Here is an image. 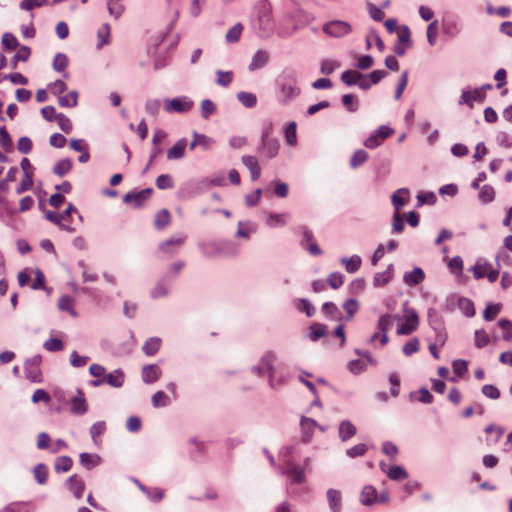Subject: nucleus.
I'll use <instances>...</instances> for the list:
<instances>
[{"label":"nucleus","mask_w":512,"mask_h":512,"mask_svg":"<svg viewBox=\"0 0 512 512\" xmlns=\"http://www.w3.org/2000/svg\"><path fill=\"white\" fill-rule=\"evenodd\" d=\"M276 97L280 104L288 105L301 94L297 72L293 68H285L276 80Z\"/></svg>","instance_id":"1"},{"label":"nucleus","mask_w":512,"mask_h":512,"mask_svg":"<svg viewBox=\"0 0 512 512\" xmlns=\"http://www.w3.org/2000/svg\"><path fill=\"white\" fill-rule=\"evenodd\" d=\"M253 27L261 38L269 37L275 27L272 5L268 0H260L254 6Z\"/></svg>","instance_id":"2"},{"label":"nucleus","mask_w":512,"mask_h":512,"mask_svg":"<svg viewBox=\"0 0 512 512\" xmlns=\"http://www.w3.org/2000/svg\"><path fill=\"white\" fill-rule=\"evenodd\" d=\"M322 31L330 37L342 38L351 33L352 26L343 20H331L323 24Z\"/></svg>","instance_id":"3"},{"label":"nucleus","mask_w":512,"mask_h":512,"mask_svg":"<svg viewBox=\"0 0 512 512\" xmlns=\"http://www.w3.org/2000/svg\"><path fill=\"white\" fill-rule=\"evenodd\" d=\"M193 101L186 96L164 100V109L168 113H185L193 107Z\"/></svg>","instance_id":"4"},{"label":"nucleus","mask_w":512,"mask_h":512,"mask_svg":"<svg viewBox=\"0 0 512 512\" xmlns=\"http://www.w3.org/2000/svg\"><path fill=\"white\" fill-rule=\"evenodd\" d=\"M276 360V356L268 352L261 358V365L252 367V372L258 376H262L264 373V368L268 370L269 384L272 388H275L273 382V375L275 372L274 362Z\"/></svg>","instance_id":"5"},{"label":"nucleus","mask_w":512,"mask_h":512,"mask_svg":"<svg viewBox=\"0 0 512 512\" xmlns=\"http://www.w3.org/2000/svg\"><path fill=\"white\" fill-rule=\"evenodd\" d=\"M486 89H492V85L488 84L481 88L463 91L460 103H465L470 107H473L474 103H482L485 99Z\"/></svg>","instance_id":"6"},{"label":"nucleus","mask_w":512,"mask_h":512,"mask_svg":"<svg viewBox=\"0 0 512 512\" xmlns=\"http://www.w3.org/2000/svg\"><path fill=\"white\" fill-rule=\"evenodd\" d=\"M227 243L222 242H205L199 244V249L204 257L206 258H215L222 255H226V246Z\"/></svg>","instance_id":"7"},{"label":"nucleus","mask_w":512,"mask_h":512,"mask_svg":"<svg viewBox=\"0 0 512 512\" xmlns=\"http://www.w3.org/2000/svg\"><path fill=\"white\" fill-rule=\"evenodd\" d=\"M262 148L265 155L273 158L277 155L279 150V142L276 137L272 135V130H265L262 134Z\"/></svg>","instance_id":"8"},{"label":"nucleus","mask_w":512,"mask_h":512,"mask_svg":"<svg viewBox=\"0 0 512 512\" xmlns=\"http://www.w3.org/2000/svg\"><path fill=\"white\" fill-rule=\"evenodd\" d=\"M152 188H146L138 192H128L123 197V202L126 204H132L135 208L142 206L143 202L147 200L152 194Z\"/></svg>","instance_id":"9"},{"label":"nucleus","mask_w":512,"mask_h":512,"mask_svg":"<svg viewBox=\"0 0 512 512\" xmlns=\"http://www.w3.org/2000/svg\"><path fill=\"white\" fill-rule=\"evenodd\" d=\"M303 238L300 242L301 246L306 249L311 255L319 256L322 254V250L315 242L314 235L311 230L306 226L301 227Z\"/></svg>","instance_id":"10"},{"label":"nucleus","mask_w":512,"mask_h":512,"mask_svg":"<svg viewBox=\"0 0 512 512\" xmlns=\"http://www.w3.org/2000/svg\"><path fill=\"white\" fill-rule=\"evenodd\" d=\"M395 130H376L374 134L364 141V145L369 149L378 147L384 140L392 136Z\"/></svg>","instance_id":"11"},{"label":"nucleus","mask_w":512,"mask_h":512,"mask_svg":"<svg viewBox=\"0 0 512 512\" xmlns=\"http://www.w3.org/2000/svg\"><path fill=\"white\" fill-rule=\"evenodd\" d=\"M418 327V315L417 313L412 310L406 318V321L399 325L397 328V333L400 335H409L413 331H415Z\"/></svg>","instance_id":"12"},{"label":"nucleus","mask_w":512,"mask_h":512,"mask_svg":"<svg viewBox=\"0 0 512 512\" xmlns=\"http://www.w3.org/2000/svg\"><path fill=\"white\" fill-rule=\"evenodd\" d=\"M66 486L77 499H80L83 496V492L85 489V483L76 474L71 475L67 479Z\"/></svg>","instance_id":"13"},{"label":"nucleus","mask_w":512,"mask_h":512,"mask_svg":"<svg viewBox=\"0 0 512 512\" xmlns=\"http://www.w3.org/2000/svg\"><path fill=\"white\" fill-rule=\"evenodd\" d=\"M70 410L77 415L85 414L88 410L86 399L81 390H78L77 396L73 397L70 402Z\"/></svg>","instance_id":"14"},{"label":"nucleus","mask_w":512,"mask_h":512,"mask_svg":"<svg viewBox=\"0 0 512 512\" xmlns=\"http://www.w3.org/2000/svg\"><path fill=\"white\" fill-rule=\"evenodd\" d=\"M242 163L250 171L252 181L259 179L261 175V168L255 156L246 155L242 157Z\"/></svg>","instance_id":"15"},{"label":"nucleus","mask_w":512,"mask_h":512,"mask_svg":"<svg viewBox=\"0 0 512 512\" xmlns=\"http://www.w3.org/2000/svg\"><path fill=\"white\" fill-rule=\"evenodd\" d=\"M161 376V369L155 365H145L142 368V380L146 384H152L156 382Z\"/></svg>","instance_id":"16"},{"label":"nucleus","mask_w":512,"mask_h":512,"mask_svg":"<svg viewBox=\"0 0 512 512\" xmlns=\"http://www.w3.org/2000/svg\"><path fill=\"white\" fill-rule=\"evenodd\" d=\"M425 279V273L422 268L415 267L412 271L405 272L403 275V281L409 286H416L423 282Z\"/></svg>","instance_id":"17"},{"label":"nucleus","mask_w":512,"mask_h":512,"mask_svg":"<svg viewBox=\"0 0 512 512\" xmlns=\"http://www.w3.org/2000/svg\"><path fill=\"white\" fill-rule=\"evenodd\" d=\"M394 275V265L389 264L386 270L378 272L374 275L373 285L374 287H383L388 284Z\"/></svg>","instance_id":"18"},{"label":"nucleus","mask_w":512,"mask_h":512,"mask_svg":"<svg viewBox=\"0 0 512 512\" xmlns=\"http://www.w3.org/2000/svg\"><path fill=\"white\" fill-rule=\"evenodd\" d=\"M356 433H357V429L351 421L343 420L340 422L339 428H338V434H339V438L343 442H346L349 439H351L353 436L356 435Z\"/></svg>","instance_id":"19"},{"label":"nucleus","mask_w":512,"mask_h":512,"mask_svg":"<svg viewBox=\"0 0 512 512\" xmlns=\"http://www.w3.org/2000/svg\"><path fill=\"white\" fill-rule=\"evenodd\" d=\"M269 61V54L267 51L258 50L254 53L251 62L248 66L250 71H255L263 68Z\"/></svg>","instance_id":"20"},{"label":"nucleus","mask_w":512,"mask_h":512,"mask_svg":"<svg viewBox=\"0 0 512 512\" xmlns=\"http://www.w3.org/2000/svg\"><path fill=\"white\" fill-rule=\"evenodd\" d=\"M326 495L330 510L332 512H340L342 508V496L340 491L331 488L328 489Z\"/></svg>","instance_id":"21"},{"label":"nucleus","mask_w":512,"mask_h":512,"mask_svg":"<svg viewBox=\"0 0 512 512\" xmlns=\"http://www.w3.org/2000/svg\"><path fill=\"white\" fill-rule=\"evenodd\" d=\"M69 64V59L64 53H57L54 56L52 67L56 72L63 73L64 78H68L69 74L66 71V68Z\"/></svg>","instance_id":"22"},{"label":"nucleus","mask_w":512,"mask_h":512,"mask_svg":"<svg viewBox=\"0 0 512 512\" xmlns=\"http://www.w3.org/2000/svg\"><path fill=\"white\" fill-rule=\"evenodd\" d=\"M103 381L112 387L119 388L123 385L124 373L121 369H116L113 372L104 375Z\"/></svg>","instance_id":"23"},{"label":"nucleus","mask_w":512,"mask_h":512,"mask_svg":"<svg viewBox=\"0 0 512 512\" xmlns=\"http://www.w3.org/2000/svg\"><path fill=\"white\" fill-rule=\"evenodd\" d=\"M185 239H186V236H180V237H177V238H169L165 241H163L160 245H159V250L164 252V253H167V254H174L175 251L171 249L172 246H176V247H181L184 242H185Z\"/></svg>","instance_id":"24"},{"label":"nucleus","mask_w":512,"mask_h":512,"mask_svg":"<svg viewBox=\"0 0 512 512\" xmlns=\"http://www.w3.org/2000/svg\"><path fill=\"white\" fill-rule=\"evenodd\" d=\"M80 464L87 470H91L94 467L98 466L101 458L97 454H90L87 452H83L79 456Z\"/></svg>","instance_id":"25"},{"label":"nucleus","mask_w":512,"mask_h":512,"mask_svg":"<svg viewBox=\"0 0 512 512\" xmlns=\"http://www.w3.org/2000/svg\"><path fill=\"white\" fill-rule=\"evenodd\" d=\"M340 262L345 266L348 273L357 272L362 264V259L359 255H353L351 257H343Z\"/></svg>","instance_id":"26"},{"label":"nucleus","mask_w":512,"mask_h":512,"mask_svg":"<svg viewBox=\"0 0 512 512\" xmlns=\"http://www.w3.org/2000/svg\"><path fill=\"white\" fill-rule=\"evenodd\" d=\"M409 397L411 400L418 401L423 404H430L433 401V395L426 387L410 392Z\"/></svg>","instance_id":"27"},{"label":"nucleus","mask_w":512,"mask_h":512,"mask_svg":"<svg viewBox=\"0 0 512 512\" xmlns=\"http://www.w3.org/2000/svg\"><path fill=\"white\" fill-rule=\"evenodd\" d=\"M409 190L407 188L398 189L391 197L392 204L395 208V212H399L406 203V198H408Z\"/></svg>","instance_id":"28"},{"label":"nucleus","mask_w":512,"mask_h":512,"mask_svg":"<svg viewBox=\"0 0 512 512\" xmlns=\"http://www.w3.org/2000/svg\"><path fill=\"white\" fill-rule=\"evenodd\" d=\"M214 144V140L204 134L195 132L194 139L190 143V149H194L196 146H201L204 150L210 149Z\"/></svg>","instance_id":"29"},{"label":"nucleus","mask_w":512,"mask_h":512,"mask_svg":"<svg viewBox=\"0 0 512 512\" xmlns=\"http://www.w3.org/2000/svg\"><path fill=\"white\" fill-rule=\"evenodd\" d=\"M31 55V49L28 46L22 45L19 47L16 54L11 59L10 65L12 69L17 68V65L19 62H26L28 61L29 57Z\"/></svg>","instance_id":"30"},{"label":"nucleus","mask_w":512,"mask_h":512,"mask_svg":"<svg viewBox=\"0 0 512 512\" xmlns=\"http://www.w3.org/2000/svg\"><path fill=\"white\" fill-rule=\"evenodd\" d=\"M300 426L303 431L304 441H309L313 434L314 428L318 426V424L314 419L302 416Z\"/></svg>","instance_id":"31"},{"label":"nucleus","mask_w":512,"mask_h":512,"mask_svg":"<svg viewBox=\"0 0 512 512\" xmlns=\"http://www.w3.org/2000/svg\"><path fill=\"white\" fill-rule=\"evenodd\" d=\"M186 148V140L181 139L177 141L167 152V158L169 160L181 159L184 156Z\"/></svg>","instance_id":"32"},{"label":"nucleus","mask_w":512,"mask_h":512,"mask_svg":"<svg viewBox=\"0 0 512 512\" xmlns=\"http://www.w3.org/2000/svg\"><path fill=\"white\" fill-rule=\"evenodd\" d=\"M450 272L456 275L460 283H464L467 280L463 274V261L458 256L450 259Z\"/></svg>","instance_id":"33"},{"label":"nucleus","mask_w":512,"mask_h":512,"mask_svg":"<svg viewBox=\"0 0 512 512\" xmlns=\"http://www.w3.org/2000/svg\"><path fill=\"white\" fill-rule=\"evenodd\" d=\"M457 306L466 317H473L476 313L473 301L468 298L460 297Z\"/></svg>","instance_id":"34"},{"label":"nucleus","mask_w":512,"mask_h":512,"mask_svg":"<svg viewBox=\"0 0 512 512\" xmlns=\"http://www.w3.org/2000/svg\"><path fill=\"white\" fill-rule=\"evenodd\" d=\"M72 161L69 158L59 160L53 167V173L59 177L65 176L72 169Z\"/></svg>","instance_id":"35"},{"label":"nucleus","mask_w":512,"mask_h":512,"mask_svg":"<svg viewBox=\"0 0 512 512\" xmlns=\"http://www.w3.org/2000/svg\"><path fill=\"white\" fill-rule=\"evenodd\" d=\"M237 99L246 108H253L257 104V96L252 92H238Z\"/></svg>","instance_id":"36"},{"label":"nucleus","mask_w":512,"mask_h":512,"mask_svg":"<svg viewBox=\"0 0 512 512\" xmlns=\"http://www.w3.org/2000/svg\"><path fill=\"white\" fill-rule=\"evenodd\" d=\"M78 102V92L73 90L64 96H59L58 103L61 107L64 108H72L77 105Z\"/></svg>","instance_id":"37"},{"label":"nucleus","mask_w":512,"mask_h":512,"mask_svg":"<svg viewBox=\"0 0 512 512\" xmlns=\"http://www.w3.org/2000/svg\"><path fill=\"white\" fill-rule=\"evenodd\" d=\"M362 73L357 70H346L341 74V81L347 86L357 85Z\"/></svg>","instance_id":"38"},{"label":"nucleus","mask_w":512,"mask_h":512,"mask_svg":"<svg viewBox=\"0 0 512 512\" xmlns=\"http://www.w3.org/2000/svg\"><path fill=\"white\" fill-rule=\"evenodd\" d=\"M160 346L161 339L158 337H151L145 341L142 350L146 355L152 356L160 349Z\"/></svg>","instance_id":"39"},{"label":"nucleus","mask_w":512,"mask_h":512,"mask_svg":"<svg viewBox=\"0 0 512 512\" xmlns=\"http://www.w3.org/2000/svg\"><path fill=\"white\" fill-rule=\"evenodd\" d=\"M377 491L372 486H365L361 492V503L364 505H372L376 502Z\"/></svg>","instance_id":"40"},{"label":"nucleus","mask_w":512,"mask_h":512,"mask_svg":"<svg viewBox=\"0 0 512 512\" xmlns=\"http://www.w3.org/2000/svg\"><path fill=\"white\" fill-rule=\"evenodd\" d=\"M170 223V213L167 209L158 211L155 215L154 225L158 230H162Z\"/></svg>","instance_id":"41"},{"label":"nucleus","mask_w":512,"mask_h":512,"mask_svg":"<svg viewBox=\"0 0 512 512\" xmlns=\"http://www.w3.org/2000/svg\"><path fill=\"white\" fill-rule=\"evenodd\" d=\"M73 464L72 458L69 456H60L55 460V471L57 473L67 472L71 469Z\"/></svg>","instance_id":"42"},{"label":"nucleus","mask_w":512,"mask_h":512,"mask_svg":"<svg viewBox=\"0 0 512 512\" xmlns=\"http://www.w3.org/2000/svg\"><path fill=\"white\" fill-rule=\"evenodd\" d=\"M243 31V25L236 23L226 33L225 39L228 43H236L240 40Z\"/></svg>","instance_id":"43"},{"label":"nucleus","mask_w":512,"mask_h":512,"mask_svg":"<svg viewBox=\"0 0 512 512\" xmlns=\"http://www.w3.org/2000/svg\"><path fill=\"white\" fill-rule=\"evenodd\" d=\"M327 333V326L321 323H313L310 326L309 338L312 341H317L324 337Z\"/></svg>","instance_id":"44"},{"label":"nucleus","mask_w":512,"mask_h":512,"mask_svg":"<svg viewBox=\"0 0 512 512\" xmlns=\"http://www.w3.org/2000/svg\"><path fill=\"white\" fill-rule=\"evenodd\" d=\"M286 474L291 477L292 483L301 484L305 481L304 471L299 466H291L287 469Z\"/></svg>","instance_id":"45"},{"label":"nucleus","mask_w":512,"mask_h":512,"mask_svg":"<svg viewBox=\"0 0 512 512\" xmlns=\"http://www.w3.org/2000/svg\"><path fill=\"white\" fill-rule=\"evenodd\" d=\"M216 76V84L221 87H228L232 83L234 78V74L232 71L217 70Z\"/></svg>","instance_id":"46"},{"label":"nucleus","mask_w":512,"mask_h":512,"mask_svg":"<svg viewBox=\"0 0 512 512\" xmlns=\"http://www.w3.org/2000/svg\"><path fill=\"white\" fill-rule=\"evenodd\" d=\"M34 477L38 484L43 485L48 479V468L45 464L39 463L34 467Z\"/></svg>","instance_id":"47"},{"label":"nucleus","mask_w":512,"mask_h":512,"mask_svg":"<svg viewBox=\"0 0 512 512\" xmlns=\"http://www.w3.org/2000/svg\"><path fill=\"white\" fill-rule=\"evenodd\" d=\"M74 300L68 295L61 296L58 301V308L62 311L69 312L72 316H76V312L73 308Z\"/></svg>","instance_id":"48"},{"label":"nucleus","mask_w":512,"mask_h":512,"mask_svg":"<svg viewBox=\"0 0 512 512\" xmlns=\"http://www.w3.org/2000/svg\"><path fill=\"white\" fill-rule=\"evenodd\" d=\"M494 198H495V190L491 185H483L480 188L479 200L482 203H485V204L489 203V202L493 201Z\"/></svg>","instance_id":"49"},{"label":"nucleus","mask_w":512,"mask_h":512,"mask_svg":"<svg viewBox=\"0 0 512 512\" xmlns=\"http://www.w3.org/2000/svg\"><path fill=\"white\" fill-rule=\"evenodd\" d=\"M33 187V174L32 172H25L19 186L16 188L17 194H22Z\"/></svg>","instance_id":"50"},{"label":"nucleus","mask_w":512,"mask_h":512,"mask_svg":"<svg viewBox=\"0 0 512 512\" xmlns=\"http://www.w3.org/2000/svg\"><path fill=\"white\" fill-rule=\"evenodd\" d=\"M387 476L391 480L401 481L408 477V473L402 466H392L388 472Z\"/></svg>","instance_id":"51"},{"label":"nucleus","mask_w":512,"mask_h":512,"mask_svg":"<svg viewBox=\"0 0 512 512\" xmlns=\"http://www.w3.org/2000/svg\"><path fill=\"white\" fill-rule=\"evenodd\" d=\"M1 43H2V46L7 50H14V49L20 47L17 38L12 33H9V32H6L3 34Z\"/></svg>","instance_id":"52"},{"label":"nucleus","mask_w":512,"mask_h":512,"mask_svg":"<svg viewBox=\"0 0 512 512\" xmlns=\"http://www.w3.org/2000/svg\"><path fill=\"white\" fill-rule=\"evenodd\" d=\"M439 33L438 21L431 22L427 27V41L431 46H434L437 42Z\"/></svg>","instance_id":"53"},{"label":"nucleus","mask_w":512,"mask_h":512,"mask_svg":"<svg viewBox=\"0 0 512 512\" xmlns=\"http://www.w3.org/2000/svg\"><path fill=\"white\" fill-rule=\"evenodd\" d=\"M368 159V153L363 149H358L354 152L353 156L350 160V165L352 168H357L362 165Z\"/></svg>","instance_id":"54"},{"label":"nucleus","mask_w":512,"mask_h":512,"mask_svg":"<svg viewBox=\"0 0 512 512\" xmlns=\"http://www.w3.org/2000/svg\"><path fill=\"white\" fill-rule=\"evenodd\" d=\"M342 104L349 112H355L358 109V99L353 94H345L342 96Z\"/></svg>","instance_id":"55"},{"label":"nucleus","mask_w":512,"mask_h":512,"mask_svg":"<svg viewBox=\"0 0 512 512\" xmlns=\"http://www.w3.org/2000/svg\"><path fill=\"white\" fill-rule=\"evenodd\" d=\"M343 309L348 315L347 320H351L359 309V303L356 299L350 298L344 302Z\"/></svg>","instance_id":"56"},{"label":"nucleus","mask_w":512,"mask_h":512,"mask_svg":"<svg viewBox=\"0 0 512 512\" xmlns=\"http://www.w3.org/2000/svg\"><path fill=\"white\" fill-rule=\"evenodd\" d=\"M398 42L401 44L411 45V31L410 28L407 25H403L399 28L397 32Z\"/></svg>","instance_id":"57"},{"label":"nucleus","mask_w":512,"mask_h":512,"mask_svg":"<svg viewBox=\"0 0 512 512\" xmlns=\"http://www.w3.org/2000/svg\"><path fill=\"white\" fill-rule=\"evenodd\" d=\"M489 340V335L485 330L479 329L475 331L474 342L477 348L485 347L489 343Z\"/></svg>","instance_id":"58"},{"label":"nucleus","mask_w":512,"mask_h":512,"mask_svg":"<svg viewBox=\"0 0 512 512\" xmlns=\"http://www.w3.org/2000/svg\"><path fill=\"white\" fill-rule=\"evenodd\" d=\"M43 347L49 352H58L64 349V344L58 338H50L44 342Z\"/></svg>","instance_id":"59"},{"label":"nucleus","mask_w":512,"mask_h":512,"mask_svg":"<svg viewBox=\"0 0 512 512\" xmlns=\"http://www.w3.org/2000/svg\"><path fill=\"white\" fill-rule=\"evenodd\" d=\"M368 446L364 443H359L346 450V455L350 458H357L365 455Z\"/></svg>","instance_id":"60"},{"label":"nucleus","mask_w":512,"mask_h":512,"mask_svg":"<svg viewBox=\"0 0 512 512\" xmlns=\"http://www.w3.org/2000/svg\"><path fill=\"white\" fill-rule=\"evenodd\" d=\"M156 186L158 189H171L174 187V182L169 174H161L156 179Z\"/></svg>","instance_id":"61"},{"label":"nucleus","mask_w":512,"mask_h":512,"mask_svg":"<svg viewBox=\"0 0 512 512\" xmlns=\"http://www.w3.org/2000/svg\"><path fill=\"white\" fill-rule=\"evenodd\" d=\"M498 326L502 330L503 339L506 341H512V322L507 319H500Z\"/></svg>","instance_id":"62"},{"label":"nucleus","mask_w":512,"mask_h":512,"mask_svg":"<svg viewBox=\"0 0 512 512\" xmlns=\"http://www.w3.org/2000/svg\"><path fill=\"white\" fill-rule=\"evenodd\" d=\"M501 306L499 304H488L483 312V317L487 321L494 320L500 313Z\"/></svg>","instance_id":"63"},{"label":"nucleus","mask_w":512,"mask_h":512,"mask_svg":"<svg viewBox=\"0 0 512 512\" xmlns=\"http://www.w3.org/2000/svg\"><path fill=\"white\" fill-rule=\"evenodd\" d=\"M216 111V105L210 99H204L201 102V116L209 118Z\"/></svg>","instance_id":"64"}]
</instances>
